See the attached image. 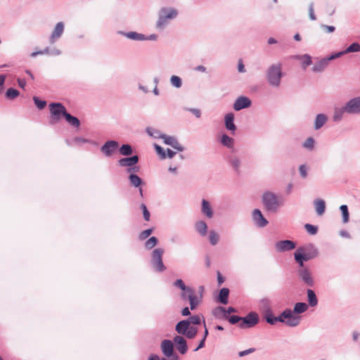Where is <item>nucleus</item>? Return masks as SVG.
Returning a JSON list of instances; mask_svg holds the SVG:
<instances>
[{
    "label": "nucleus",
    "mask_w": 360,
    "mask_h": 360,
    "mask_svg": "<svg viewBox=\"0 0 360 360\" xmlns=\"http://www.w3.org/2000/svg\"><path fill=\"white\" fill-rule=\"evenodd\" d=\"M219 239V236L214 231H211L210 232L209 240L212 245H215L218 243Z\"/></svg>",
    "instance_id": "nucleus-49"
},
{
    "label": "nucleus",
    "mask_w": 360,
    "mask_h": 360,
    "mask_svg": "<svg viewBox=\"0 0 360 360\" xmlns=\"http://www.w3.org/2000/svg\"><path fill=\"white\" fill-rule=\"evenodd\" d=\"M65 118L66 121L72 126L75 127H79L80 125V121L79 119L75 116H72L70 113L67 112V114L65 115Z\"/></svg>",
    "instance_id": "nucleus-40"
},
{
    "label": "nucleus",
    "mask_w": 360,
    "mask_h": 360,
    "mask_svg": "<svg viewBox=\"0 0 360 360\" xmlns=\"http://www.w3.org/2000/svg\"><path fill=\"white\" fill-rule=\"evenodd\" d=\"M33 101L34 102V104L39 110H42L46 105V102L45 101L40 100L37 96L33 97Z\"/></svg>",
    "instance_id": "nucleus-54"
},
{
    "label": "nucleus",
    "mask_w": 360,
    "mask_h": 360,
    "mask_svg": "<svg viewBox=\"0 0 360 360\" xmlns=\"http://www.w3.org/2000/svg\"><path fill=\"white\" fill-rule=\"evenodd\" d=\"M195 227L196 231L201 235L205 236L207 232V225L204 221H198L195 223Z\"/></svg>",
    "instance_id": "nucleus-39"
},
{
    "label": "nucleus",
    "mask_w": 360,
    "mask_h": 360,
    "mask_svg": "<svg viewBox=\"0 0 360 360\" xmlns=\"http://www.w3.org/2000/svg\"><path fill=\"white\" fill-rule=\"evenodd\" d=\"M345 53L343 51H339V52H337V53H334L331 55H330L329 56L326 57L327 60L328 62H330V60H335L336 58H338L341 56H342L343 55H345Z\"/></svg>",
    "instance_id": "nucleus-55"
},
{
    "label": "nucleus",
    "mask_w": 360,
    "mask_h": 360,
    "mask_svg": "<svg viewBox=\"0 0 360 360\" xmlns=\"http://www.w3.org/2000/svg\"><path fill=\"white\" fill-rule=\"evenodd\" d=\"M201 323V319L198 315L191 316L189 318L180 321L175 326V330L179 335H183L188 339L194 338L198 333V328L195 326Z\"/></svg>",
    "instance_id": "nucleus-1"
},
{
    "label": "nucleus",
    "mask_w": 360,
    "mask_h": 360,
    "mask_svg": "<svg viewBox=\"0 0 360 360\" xmlns=\"http://www.w3.org/2000/svg\"><path fill=\"white\" fill-rule=\"evenodd\" d=\"M259 321L258 314L256 312H250L247 316L242 317L241 322L239 323L240 328H250L255 326Z\"/></svg>",
    "instance_id": "nucleus-10"
},
{
    "label": "nucleus",
    "mask_w": 360,
    "mask_h": 360,
    "mask_svg": "<svg viewBox=\"0 0 360 360\" xmlns=\"http://www.w3.org/2000/svg\"><path fill=\"white\" fill-rule=\"evenodd\" d=\"M44 54L50 55V48L46 47L44 50H41V51H39L32 52L31 53V56L32 57H35L37 55H44Z\"/></svg>",
    "instance_id": "nucleus-59"
},
{
    "label": "nucleus",
    "mask_w": 360,
    "mask_h": 360,
    "mask_svg": "<svg viewBox=\"0 0 360 360\" xmlns=\"http://www.w3.org/2000/svg\"><path fill=\"white\" fill-rule=\"evenodd\" d=\"M302 255L303 257L307 261L316 257L319 255L318 249L314 244L309 243L297 249Z\"/></svg>",
    "instance_id": "nucleus-11"
},
{
    "label": "nucleus",
    "mask_w": 360,
    "mask_h": 360,
    "mask_svg": "<svg viewBox=\"0 0 360 360\" xmlns=\"http://www.w3.org/2000/svg\"><path fill=\"white\" fill-rule=\"evenodd\" d=\"M299 278L307 286L312 287L314 280L311 271L308 268H300L297 270Z\"/></svg>",
    "instance_id": "nucleus-12"
},
{
    "label": "nucleus",
    "mask_w": 360,
    "mask_h": 360,
    "mask_svg": "<svg viewBox=\"0 0 360 360\" xmlns=\"http://www.w3.org/2000/svg\"><path fill=\"white\" fill-rule=\"evenodd\" d=\"M309 18L311 20H315L316 19V15L314 14V4L313 3H311L309 5Z\"/></svg>",
    "instance_id": "nucleus-63"
},
{
    "label": "nucleus",
    "mask_w": 360,
    "mask_h": 360,
    "mask_svg": "<svg viewBox=\"0 0 360 360\" xmlns=\"http://www.w3.org/2000/svg\"><path fill=\"white\" fill-rule=\"evenodd\" d=\"M178 11L172 7H162L158 13V18L155 23V28L158 31H162L169 24V22L176 18Z\"/></svg>",
    "instance_id": "nucleus-3"
},
{
    "label": "nucleus",
    "mask_w": 360,
    "mask_h": 360,
    "mask_svg": "<svg viewBox=\"0 0 360 360\" xmlns=\"http://www.w3.org/2000/svg\"><path fill=\"white\" fill-rule=\"evenodd\" d=\"M307 295L309 306L311 307H316L318 304V299L314 291L311 289H307Z\"/></svg>",
    "instance_id": "nucleus-33"
},
{
    "label": "nucleus",
    "mask_w": 360,
    "mask_h": 360,
    "mask_svg": "<svg viewBox=\"0 0 360 360\" xmlns=\"http://www.w3.org/2000/svg\"><path fill=\"white\" fill-rule=\"evenodd\" d=\"M119 143L116 141H106L101 148V152L107 157H110L118 148Z\"/></svg>",
    "instance_id": "nucleus-15"
},
{
    "label": "nucleus",
    "mask_w": 360,
    "mask_h": 360,
    "mask_svg": "<svg viewBox=\"0 0 360 360\" xmlns=\"http://www.w3.org/2000/svg\"><path fill=\"white\" fill-rule=\"evenodd\" d=\"M284 76L281 63H273L266 71V79L268 84L273 88H278Z\"/></svg>",
    "instance_id": "nucleus-2"
},
{
    "label": "nucleus",
    "mask_w": 360,
    "mask_h": 360,
    "mask_svg": "<svg viewBox=\"0 0 360 360\" xmlns=\"http://www.w3.org/2000/svg\"><path fill=\"white\" fill-rule=\"evenodd\" d=\"M161 350L166 357L172 356V354H175L174 342L169 340H164L161 342Z\"/></svg>",
    "instance_id": "nucleus-21"
},
{
    "label": "nucleus",
    "mask_w": 360,
    "mask_h": 360,
    "mask_svg": "<svg viewBox=\"0 0 360 360\" xmlns=\"http://www.w3.org/2000/svg\"><path fill=\"white\" fill-rule=\"evenodd\" d=\"M162 140L165 144L170 146L174 149L179 152L184 150V147L179 142L175 136L165 134Z\"/></svg>",
    "instance_id": "nucleus-19"
},
{
    "label": "nucleus",
    "mask_w": 360,
    "mask_h": 360,
    "mask_svg": "<svg viewBox=\"0 0 360 360\" xmlns=\"http://www.w3.org/2000/svg\"><path fill=\"white\" fill-rule=\"evenodd\" d=\"M129 181L131 186L138 188L143 184V181L136 174H131L129 175Z\"/></svg>",
    "instance_id": "nucleus-34"
},
{
    "label": "nucleus",
    "mask_w": 360,
    "mask_h": 360,
    "mask_svg": "<svg viewBox=\"0 0 360 360\" xmlns=\"http://www.w3.org/2000/svg\"><path fill=\"white\" fill-rule=\"evenodd\" d=\"M119 34L124 36L127 39L134 40V41H146V35L141 33H138L136 32H123L119 31L117 32Z\"/></svg>",
    "instance_id": "nucleus-25"
},
{
    "label": "nucleus",
    "mask_w": 360,
    "mask_h": 360,
    "mask_svg": "<svg viewBox=\"0 0 360 360\" xmlns=\"http://www.w3.org/2000/svg\"><path fill=\"white\" fill-rule=\"evenodd\" d=\"M164 250L158 248H155L151 252L150 264L155 271L161 273L166 270V266L163 263L162 256Z\"/></svg>",
    "instance_id": "nucleus-7"
},
{
    "label": "nucleus",
    "mask_w": 360,
    "mask_h": 360,
    "mask_svg": "<svg viewBox=\"0 0 360 360\" xmlns=\"http://www.w3.org/2000/svg\"><path fill=\"white\" fill-rule=\"evenodd\" d=\"M296 248V243L290 240H280L276 243L275 248L279 252L292 250Z\"/></svg>",
    "instance_id": "nucleus-14"
},
{
    "label": "nucleus",
    "mask_w": 360,
    "mask_h": 360,
    "mask_svg": "<svg viewBox=\"0 0 360 360\" xmlns=\"http://www.w3.org/2000/svg\"><path fill=\"white\" fill-rule=\"evenodd\" d=\"M300 58L302 60V68L304 69L311 64V58L309 55L304 54Z\"/></svg>",
    "instance_id": "nucleus-51"
},
{
    "label": "nucleus",
    "mask_w": 360,
    "mask_h": 360,
    "mask_svg": "<svg viewBox=\"0 0 360 360\" xmlns=\"http://www.w3.org/2000/svg\"><path fill=\"white\" fill-rule=\"evenodd\" d=\"M158 238L155 236H152L145 243V248L148 250H151L158 244Z\"/></svg>",
    "instance_id": "nucleus-47"
},
{
    "label": "nucleus",
    "mask_w": 360,
    "mask_h": 360,
    "mask_svg": "<svg viewBox=\"0 0 360 360\" xmlns=\"http://www.w3.org/2000/svg\"><path fill=\"white\" fill-rule=\"evenodd\" d=\"M265 319L266 321L271 325H274L277 322L276 316H274L270 311L266 312Z\"/></svg>",
    "instance_id": "nucleus-52"
},
{
    "label": "nucleus",
    "mask_w": 360,
    "mask_h": 360,
    "mask_svg": "<svg viewBox=\"0 0 360 360\" xmlns=\"http://www.w3.org/2000/svg\"><path fill=\"white\" fill-rule=\"evenodd\" d=\"M328 63L329 62L328 61L326 57L323 58L314 65L312 70L314 72H321L327 68Z\"/></svg>",
    "instance_id": "nucleus-30"
},
{
    "label": "nucleus",
    "mask_w": 360,
    "mask_h": 360,
    "mask_svg": "<svg viewBox=\"0 0 360 360\" xmlns=\"http://www.w3.org/2000/svg\"><path fill=\"white\" fill-rule=\"evenodd\" d=\"M146 133L154 139H163L165 134H162L159 129L153 127H147L146 129Z\"/></svg>",
    "instance_id": "nucleus-38"
},
{
    "label": "nucleus",
    "mask_w": 360,
    "mask_h": 360,
    "mask_svg": "<svg viewBox=\"0 0 360 360\" xmlns=\"http://www.w3.org/2000/svg\"><path fill=\"white\" fill-rule=\"evenodd\" d=\"M182 335H176L173 339V342L179 352L185 354L188 351V346L186 339Z\"/></svg>",
    "instance_id": "nucleus-18"
},
{
    "label": "nucleus",
    "mask_w": 360,
    "mask_h": 360,
    "mask_svg": "<svg viewBox=\"0 0 360 360\" xmlns=\"http://www.w3.org/2000/svg\"><path fill=\"white\" fill-rule=\"evenodd\" d=\"M229 295V290L228 288H221L219 293L218 301L223 304H226L228 303Z\"/></svg>",
    "instance_id": "nucleus-37"
},
{
    "label": "nucleus",
    "mask_w": 360,
    "mask_h": 360,
    "mask_svg": "<svg viewBox=\"0 0 360 360\" xmlns=\"http://www.w3.org/2000/svg\"><path fill=\"white\" fill-rule=\"evenodd\" d=\"M224 124L227 130L230 131L233 134H235L236 126L234 124V115L232 112L228 113L224 117Z\"/></svg>",
    "instance_id": "nucleus-23"
},
{
    "label": "nucleus",
    "mask_w": 360,
    "mask_h": 360,
    "mask_svg": "<svg viewBox=\"0 0 360 360\" xmlns=\"http://www.w3.org/2000/svg\"><path fill=\"white\" fill-rule=\"evenodd\" d=\"M227 319L231 324H236L238 323H240L241 322L242 317L233 315V316H229Z\"/></svg>",
    "instance_id": "nucleus-60"
},
{
    "label": "nucleus",
    "mask_w": 360,
    "mask_h": 360,
    "mask_svg": "<svg viewBox=\"0 0 360 360\" xmlns=\"http://www.w3.org/2000/svg\"><path fill=\"white\" fill-rule=\"evenodd\" d=\"M180 297L183 301H189L191 310L195 309L200 302V299L196 296L194 290L189 286L182 290Z\"/></svg>",
    "instance_id": "nucleus-9"
},
{
    "label": "nucleus",
    "mask_w": 360,
    "mask_h": 360,
    "mask_svg": "<svg viewBox=\"0 0 360 360\" xmlns=\"http://www.w3.org/2000/svg\"><path fill=\"white\" fill-rule=\"evenodd\" d=\"M65 30V24L63 22H58L54 27L49 38V41L50 44H53L58 41L63 35Z\"/></svg>",
    "instance_id": "nucleus-13"
},
{
    "label": "nucleus",
    "mask_w": 360,
    "mask_h": 360,
    "mask_svg": "<svg viewBox=\"0 0 360 360\" xmlns=\"http://www.w3.org/2000/svg\"><path fill=\"white\" fill-rule=\"evenodd\" d=\"M294 257L296 262L299 264L300 268H305L304 266V262H307V260L303 257L302 255H301L300 252L296 250V252L294 253Z\"/></svg>",
    "instance_id": "nucleus-45"
},
{
    "label": "nucleus",
    "mask_w": 360,
    "mask_h": 360,
    "mask_svg": "<svg viewBox=\"0 0 360 360\" xmlns=\"http://www.w3.org/2000/svg\"><path fill=\"white\" fill-rule=\"evenodd\" d=\"M328 116L325 114L321 113L318 114L314 120V129L316 130L320 129L322 127L324 126V124L328 121Z\"/></svg>",
    "instance_id": "nucleus-29"
},
{
    "label": "nucleus",
    "mask_w": 360,
    "mask_h": 360,
    "mask_svg": "<svg viewBox=\"0 0 360 360\" xmlns=\"http://www.w3.org/2000/svg\"><path fill=\"white\" fill-rule=\"evenodd\" d=\"M340 210L342 215V222L347 223L349 221V214L348 211V207L346 205H342L340 207Z\"/></svg>",
    "instance_id": "nucleus-44"
},
{
    "label": "nucleus",
    "mask_w": 360,
    "mask_h": 360,
    "mask_svg": "<svg viewBox=\"0 0 360 360\" xmlns=\"http://www.w3.org/2000/svg\"><path fill=\"white\" fill-rule=\"evenodd\" d=\"M152 232H153V229H148L143 231L139 234V239L145 240L152 233Z\"/></svg>",
    "instance_id": "nucleus-56"
},
{
    "label": "nucleus",
    "mask_w": 360,
    "mask_h": 360,
    "mask_svg": "<svg viewBox=\"0 0 360 360\" xmlns=\"http://www.w3.org/2000/svg\"><path fill=\"white\" fill-rule=\"evenodd\" d=\"M255 351V348H250V349H245L244 351H241L238 353V356L240 357H243V356H245L246 355H248L250 354H252Z\"/></svg>",
    "instance_id": "nucleus-64"
},
{
    "label": "nucleus",
    "mask_w": 360,
    "mask_h": 360,
    "mask_svg": "<svg viewBox=\"0 0 360 360\" xmlns=\"http://www.w3.org/2000/svg\"><path fill=\"white\" fill-rule=\"evenodd\" d=\"M276 321L283 323L290 327H296L301 322V316L292 314L290 309H285L278 316H276Z\"/></svg>",
    "instance_id": "nucleus-5"
},
{
    "label": "nucleus",
    "mask_w": 360,
    "mask_h": 360,
    "mask_svg": "<svg viewBox=\"0 0 360 360\" xmlns=\"http://www.w3.org/2000/svg\"><path fill=\"white\" fill-rule=\"evenodd\" d=\"M320 27L326 33H332V32H335V27L332 26V25H327L322 24V25H321Z\"/></svg>",
    "instance_id": "nucleus-58"
},
{
    "label": "nucleus",
    "mask_w": 360,
    "mask_h": 360,
    "mask_svg": "<svg viewBox=\"0 0 360 360\" xmlns=\"http://www.w3.org/2000/svg\"><path fill=\"white\" fill-rule=\"evenodd\" d=\"M252 216L257 226L262 228L268 224V221L264 218L262 212L259 209H255L252 211Z\"/></svg>",
    "instance_id": "nucleus-20"
},
{
    "label": "nucleus",
    "mask_w": 360,
    "mask_h": 360,
    "mask_svg": "<svg viewBox=\"0 0 360 360\" xmlns=\"http://www.w3.org/2000/svg\"><path fill=\"white\" fill-rule=\"evenodd\" d=\"M201 212L205 216H206L209 219L213 217L214 213L211 207V205L210 202L205 199H202V200Z\"/></svg>",
    "instance_id": "nucleus-27"
},
{
    "label": "nucleus",
    "mask_w": 360,
    "mask_h": 360,
    "mask_svg": "<svg viewBox=\"0 0 360 360\" xmlns=\"http://www.w3.org/2000/svg\"><path fill=\"white\" fill-rule=\"evenodd\" d=\"M315 141L312 137H309L307 140L303 143L302 146L304 148L312 150L314 148Z\"/></svg>",
    "instance_id": "nucleus-48"
},
{
    "label": "nucleus",
    "mask_w": 360,
    "mask_h": 360,
    "mask_svg": "<svg viewBox=\"0 0 360 360\" xmlns=\"http://www.w3.org/2000/svg\"><path fill=\"white\" fill-rule=\"evenodd\" d=\"M84 143H91L95 146L97 145V143L95 141H91L90 139H84L81 136H75V138L72 139V142L68 144L70 146H82Z\"/></svg>",
    "instance_id": "nucleus-31"
},
{
    "label": "nucleus",
    "mask_w": 360,
    "mask_h": 360,
    "mask_svg": "<svg viewBox=\"0 0 360 360\" xmlns=\"http://www.w3.org/2000/svg\"><path fill=\"white\" fill-rule=\"evenodd\" d=\"M299 172L300 174V176L305 179L307 176V168L304 165H302L299 167Z\"/></svg>",
    "instance_id": "nucleus-61"
},
{
    "label": "nucleus",
    "mask_w": 360,
    "mask_h": 360,
    "mask_svg": "<svg viewBox=\"0 0 360 360\" xmlns=\"http://www.w3.org/2000/svg\"><path fill=\"white\" fill-rule=\"evenodd\" d=\"M251 105L252 101L248 97L241 96L237 98L236 100L233 103V109L236 111H240L243 109L250 107Z\"/></svg>",
    "instance_id": "nucleus-17"
},
{
    "label": "nucleus",
    "mask_w": 360,
    "mask_h": 360,
    "mask_svg": "<svg viewBox=\"0 0 360 360\" xmlns=\"http://www.w3.org/2000/svg\"><path fill=\"white\" fill-rule=\"evenodd\" d=\"M304 229L310 235H316L318 232V227L310 224H306Z\"/></svg>",
    "instance_id": "nucleus-50"
},
{
    "label": "nucleus",
    "mask_w": 360,
    "mask_h": 360,
    "mask_svg": "<svg viewBox=\"0 0 360 360\" xmlns=\"http://www.w3.org/2000/svg\"><path fill=\"white\" fill-rule=\"evenodd\" d=\"M235 311H236V309L232 307H229L227 309L223 307H218L214 309L213 314L217 316L219 313H223L224 318L228 319V317H229L228 315L229 314L235 312Z\"/></svg>",
    "instance_id": "nucleus-32"
},
{
    "label": "nucleus",
    "mask_w": 360,
    "mask_h": 360,
    "mask_svg": "<svg viewBox=\"0 0 360 360\" xmlns=\"http://www.w3.org/2000/svg\"><path fill=\"white\" fill-rule=\"evenodd\" d=\"M316 213L318 216H322L326 212V202L322 199H316L314 201Z\"/></svg>",
    "instance_id": "nucleus-28"
},
{
    "label": "nucleus",
    "mask_w": 360,
    "mask_h": 360,
    "mask_svg": "<svg viewBox=\"0 0 360 360\" xmlns=\"http://www.w3.org/2000/svg\"><path fill=\"white\" fill-rule=\"evenodd\" d=\"M262 200L265 210L271 213H276L283 205V202L279 196L271 191L264 192Z\"/></svg>",
    "instance_id": "nucleus-4"
},
{
    "label": "nucleus",
    "mask_w": 360,
    "mask_h": 360,
    "mask_svg": "<svg viewBox=\"0 0 360 360\" xmlns=\"http://www.w3.org/2000/svg\"><path fill=\"white\" fill-rule=\"evenodd\" d=\"M360 51V44L357 42H354L350 44L346 49L344 50L345 54L349 53H354Z\"/></svg>",
    "instance_id": "nucleus-46"
},
{
    "label": "nucleus",
    "mask_w": 360,
    "mask_h": 360,
    "mask_svg": "<svg viewBox=\"0 0 360 360\" xmlns=\"http://www.w3.org/2000/svg\"><path fill=\"white\" fill-rule=\"evenodd\" d=\"M220 143L222 146L228 148H233L234 146V139L226 134L221 135Z\"/></svg>",
    "instance_id": "nucleus-35"
},
{
    "label": "nucleus",
    "mask_w": 360,
    "mask_h": 360,
    "mask_svg": "<svg viewBox=\"0 0 360 360\" xmlns=\"http://www.w3.org/2000/svg\"><path fill=\"white\" fill-rule=\"evenodd\" d=\"M139 156L136 155L131 157H125L118 160V165L122 167H132L139 162Z\"/></svg>",
    "instance_id": "nucleus-22"
},
{
    "label": "nucleus",
    "mask_w": 360,
    "mask_h": 360,
    "mask_svg": "<svg viewBox=\"0 0 360 360\" xmlns=\"http://www.w3.org/2000/svg\"><path fill=\"white\" fill-rule=\"evenodd\" d=\"M155 149L157 153L161 157V158L165 159L166 158H172L175 155L176 152L172 150L169 148H167L166 151L162 148L160 146L155 144Z\"/></svg>",
    "instance_id": "nucleus-26"
},
{
    "label": "nucleus",
    "mask_w": 360,
    "mask_h": 360,
    "mask_svg": "<svg viewBox=\"0 0 360 360\" xmlns=\"http://www.w3.org/2000/svg\"><path fill=\"white\" fill-rule=\"evenodd\" d=\"M49 109L51 112V123L55 124L58 122L61 116L65 117V115L67 114V111L64 105L60 103H51L49 105Z\"/></svg>",
    "instance_id": "nucleus-8"
},
{
    "label": "nucleus",
    "mask_w": 360,
    "mask_h": 360,
    "mask_svg": "<svg viewBox=\"0 0 360 360\" xmlns=\"http://www.w3.org/2000/svg\"><path fill=\"white\" fill-rule=\"evenodd\" d=\"M142 212H143V219L146 221H150V212L148 211L146 205L143 203H142L140 206Z\"/></svg>",
    "instance_id": "nucleus-53"
},
{
    "label": "nucleus",
    "mask_w": 360,
    "mask_h": 360,
    "mask_svg": "<svg viewBox=\"0 0 360 360\" xmlns=\"http://www.w3.org/2000/svg\"><path fill=\"white\" fill-rule=\"evenodd\" d=\"M174 285L176 288H180L181 290H186V288L188 287L185 285L183 280L181 279L176 280V281L174 283Z\"/></svg>",
    "instance_id": "nucleus-57"
},
{
    "label": "nucleus",
    "mask_w": 360,
    "mask_h": 360,
    "mask_svg": "<svg viewBox=\"0 0 360 360\" xmlns=\"http://www.w3.org/2000/svg\"><path fill=\"white\" fill-rule=\"evenodd\" d=\"M170 84L176 89H179L182 86L183 82L180 77L176 75H172L169 79Z\"/></svg>",
    "instance_id": "nucleus-42"
},
{
    "label": "nucleus",
    "mask_w": 360,
    "mask_h": 360,
    "mask_svg": "<svg viewBox=\"0 0 360 360\" xmlns=\"http://www.w3.org/2000/svg\"><path fill=\"white\" fill-rule=\"evenodd\" d=\"M126 172L130 175L131 174H135L136 172H138L139 171V166H132V167H126Z\"/></svg>",
    "instance_id": "nucleus-62"
},
{
    "label": "nucleus",
    "mask_w": 360,
    "mask_h": 360,
    "mask_svg": "<svg viewBox=\"0 0 360 360\" xmlns=\"http://www.w3.org/2000/svg\"><path fill=\"white\" fill-rule=\"evenodd\" d=\"M346 105L349 110V115H359L360 114V96L354 97L349 100Z\"/></svg>",
    "instance_id": "nucleus-16"
},
{
    "label": "nucleus",
    "mask_w": 360,
    "mask_h": 360,
    "mask_svg": "<svg viewBox=\"0 0 360 360\" xmlns=\"http://www.w3.org/2000/svg\"><path fill=\"white\" fill-rule=\"evenodd\" d=\"M119 152L122 155L129 156L133 153L132 147L129 144H123L120 148Z\"/></svg>",
    "instance_id": "nucleus-41"
},
{
    "label": "nucleus",
    "mask_w": 360,
    "mask_h": 360,
    "mask_svg": "<svg viewBox=\"0 0 360 360\" xmlns=\"http://www.w3.org/2000/svg\"><path fill=\"white\" fill-rule=\"evenodd\" d=\"M20 94L19 91L13 88H9L6 92V98L9 100H13Z\"/></svg>",
    "instance_id": "nucleus-43"
},
{
    "label": "nucleus",
    "mask_w": 360,
    "mask_h": 360,
    "mask_svg": "<svg viewBox=\"0 0 360 360\" xmlns=\"http://www.w3.org/2000/svg\"><path fill=\"white\" fill-rule=\"evenodd\" d=\"M345 113L349 114V110L347 109L346 103L342 107L335 108L333 115V120L334 122L341 121L343 118Z\"/></svg>",
    "instance_id": "nucleus-24"
},
{
    "label": "nucleus",
    "mask_w": 360,
    "mask_h": 360,
    "mask_svg": "<svg viewBox=\"0 0 360 360\" xmlns=\"http://www.w3.org/2000/svg\"><path fill=\"white\" fill-rule=\"evenodd\" d=\"M225 160L228 166L234 173L236 174H240L241 173L243 160L242 158L236 153V150H233L228 153L225 156Z\"/></svg>",
    "instance_id": "nucleus-6"
},
{
    "label": "nucleus",
    "mask_w": 360,
    "mask_h": 360,
    "mask_svg": "<svg viewBox=\"0 0 360 360\" xmlns=\"http://www.w3.org/2000/svg\"><path fill=\"white\" fill-rule=\"evenodd\" d=\"M308 309V304L305 302H297L295 304L292 314L297 315L305 312Z\"/></svg>",
    "instance_id": "nucleus-36"
}]
</instances>
